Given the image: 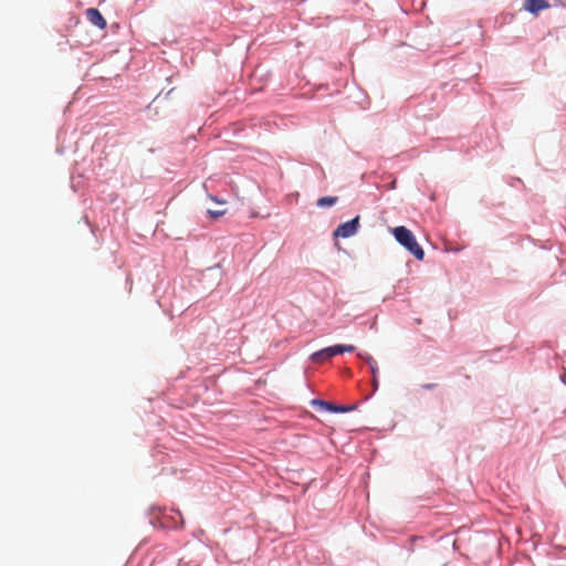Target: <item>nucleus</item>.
Masks as SVG:
<instances>
[{
  "instance_id": "nucleus-1",
  "label": "nucleus",
  "mask_w": 566,
  "mask_h": 566,
  "mask_svg": "<svg viewBox=\"0 0 566 566\" xmlns=\"http://www.w3.org/2000/svg\"><path fill=\"white\" fill-rule=\"evenodd\" d=\"M392 234L397 242L406 248L417 260H423L424 252L409 229L403 226H399L392 229Z\"/></svg>"
},
{
  "instance_id": "nucleus-2",
  "label": "nucleus",
  "mask_w": 566,
  "mask_h": 566,
  "mask_svg": "<svg viewBox=\"0 0 566 566\" xmlns=\"http://www.w3.org/2000/svg\"><path fill=\"white\" fill-rule=\"evenodd\" d=\"M359 228V216L355 217L354 219L344 222L339 224L336 230L334 231V237H342V238H349L354 235Z\"/></svg>"
},
{
  "instance_id": "nucleus-3",
  "label": "nucleus",
  "mask_w": 566,
  "mask_h": 566,
  "mask_svg": "<svg viewBox=\"0 0 566 566\" xmlns=\"http://www.w3.org/2000/svg\"><path fill=\"white\" fill-rule=\"evenodd\" d=\"M312 403L314 406L319 407L322 410H326L329 412H347V411H352L356 408L355 405H353V406L335 405L333 402L324 401V400H319V399H314L312 401Z\"/></svg>"
},
{
  "instance_id": "nucleus-4",
  "label": "nucleus",
  "mask_w": 566,
  "mask_h": 566,
  "mask_svg": "<svg viewBox=\"0 0 566 566\" xmlns=\"http://www.w3.org/2000/svg\"><path fill=\"white\" fill-rule=\"evenodd\" d=\"M336 355H339V354H338L337 346L334 345V346H329V347H326L318 352L313 353L310 358L313 363L321 364Z\"/></svg>"
},
{
  "instance_id": "nucleus-5",
  "label": "nucleus",
  "mask_w": 566,
  "mask_h": 566,
  "mask_svg": "<svg viewBox=\"0 0 566 566\" xmlns=\"http://www.w3.org/2000/svg\"><path fill=\"white\" fill-rule=\"evenodd\" d=\"M86 18L93 25H95L102 30L106 28V20L104 19L102 13L97 9H95V8L87 9Z\"/></svg>"
},
{
  "instance_id": "nucleus-6",
  "label": "nucleus",
  "mask_w": 566,
  "mask_h": 566,
  "mask_svg": "<svg viewBox=\"0 0 566 566\" xmlns=\"http://www.w3.org/2000/svg\"><path fill=\"white\" fill-rule=\"evenodd\" d=\"M551 6L546 0H525L524 9L532 14L537 15L539 11L548 9Z\"/></svg>"
},
{
  "instance_id": "nucleus-7",
  "label": "nucleus",
  "mask_w": 566,
  "mask_h": 566,
  "mask_svg": "<svg viewBox=\"0 0 566 566\" xmlns=\"http://www.w3.org/2000/svg\"><path fill=\"white\" fill-rule=\"evenodd\" d=\"M338 201V197L327 196L317 200L316 205L321 208L332 207Z\"/></svg>"
},
{
  "instance_id": "nucleus-8",
  "label": "nucleus",
  "mask_w": 566,
  "mask_h": 566,
  "mask_svg": "<svg viewBox=\"0 0 566 566\" xmlns=\"http://www.w3.org/2000/svg\"><path fill=\"white\" fill-rule=\"evenodd\" d=\"M337 346V349H338V354H344V353H352L355 350V346L353 345H336Z\"/></svg>"
},
{
  "instance_id": "nucleus-9",
  "label": "nucleus",
  "mask_w": 566,
  "mask_h": 566,
  "mask_svg": "<svg viewBox=\"0 0 566 566\" xmlns=\"http://www.w3.org/2000/svg\"><path fill=\"white\" fill-rule=\"evenodd\" d=\"M367 360L369 363L370 370H371L373 376H374V382H376L377 364H376V361L371 357H368Z\"/></svg>"
},
{
  "instance_id": "nucleus-10",
  "label": "nucleus",
  "mask_w": 566,
  "mask_h": 566,
  "mask_svg": "<svg viewBox=\"0 0 566 566\" xmlns=\"http://www.w3.org/2000/svg\"><path fill=\"white\" fill-rule=\"evenodd\" d=\"M208 213L212 219H218L226 213V210H208Z\"/></svg>"
},
{
  "instance_id": "nucleus-11",
  "label": "nucleus",
  "mask_w": 566,
  "mask_h": 566,
  "mask_svg": "<svg viewBox=\"0 0 566 566\" xmlns=\"http://www.w3.org/2000/svg\"><path fill=\"white\" fill-rule=\"evenodd\" d=\"M210 198H211V200H213V201H216V202H219V203H226V201H224V200H219V199H217V198H216V197H213V196H210Z\"/></svg>"
},
{
  "instance_id": "nucleus-12",
  "label": "nucleus",
  "mask_w": 566,
  "mask_h": 566,
  "mask_svg": "<svg viewBox=\"0 0 566 566\" xmlns=\"http://www.w3.org/2000/svg\"><path fill=\"white\" fill-rule=\"evenodd\" d=\"M417 539H419V537H417V536H412V537H410V542H415V541H417Z\"/></svg>"
}]
</instances>
